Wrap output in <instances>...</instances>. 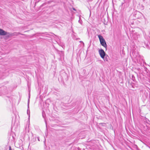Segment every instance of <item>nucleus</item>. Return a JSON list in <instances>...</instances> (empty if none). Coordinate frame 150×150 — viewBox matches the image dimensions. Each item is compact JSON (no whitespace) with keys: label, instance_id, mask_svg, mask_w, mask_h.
I'll return each mask as SVG.
<instances>
[{"label":"nucleus","instance_id":"1","mask_svg":"<svg viewBox=\"0 0 150 150\" xmlns=\"http://www.w3.org/2000/svg\"><path fill=\"white\" fill-rule=\"evenodd\" d=\"M98 37L99 39L101 44L104 47L106 48L107 46V44L103 36L101 35H98Z\"/></svg>","mask_w":150,"mask_h":150},{"label":"nucleus","instance_id":"2","mask_svg":"<svg viewBox=\"0 0 150 150\" xmlns=\"http://www.w3.org/2000/svg\"><path fill=\"white\" fill-rule=\"evenodd\" d=\"M7 35L8 37H10L11 36V34L9 33H7L3 30L0 28V35Z\"/></svg>","mask_w":150,"mask_h":150},{"label":"nucleus","instance_id":"3","mask_svg":"<svg viewBox=\"0 0 150 150\" xmlns=\"http://www.w3.org/2000/svg\"><path fill=\"white\" fill-rule=\"evenodd\" d=\"M98 52L100 57L103 59H104L105 55V53L104 51L102 49H100L99 50Z\"/></svg>","mask_w":150,"mask_h":150},{"label":"nucleus","instance_id":"4","mask_svg":"<svg viewBox=\"0 0 150 150\" xmlns=\"http://www.w3.org/2000/svg\"><path fill=\"white\" fill-rule=\"evenodd\" d=\"M27 114L29 115V117H30V110H28H28H27Z\"/></svg>","mask_w":150,"mask_h":150},{"label":"nucleus","instance_id":"5","mask_svg":"<svg viewBox=\"0 0 150 150\" xmlns=\"http://www.w3.org/2000/svg\"><path fill=\"white\" fill-rule=\"evenodd\" d=\"M104 59V60L105 61H108V59L106 58H104V59Z\"/></svg>","mask_w":150,"mask_h":150},{"label":"nucleus","instance_id":"6","mask_svg":"<svg viewBox=\"0 0 150 150\" xmlns=\"http://www.w3.org/2000/svg\"><path fill=\"white\" fill-rule=\"evenodd\" d=\"M9 150H11V146L9 147Z\"/></svg>","mask_w":150,"mask_h":150}]
</instances>
